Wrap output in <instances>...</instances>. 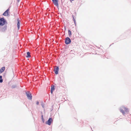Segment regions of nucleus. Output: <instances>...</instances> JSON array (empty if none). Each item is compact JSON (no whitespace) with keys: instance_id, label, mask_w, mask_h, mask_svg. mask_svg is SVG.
Segmentation results:
<instances>
[{"instance_id":"obj_23","label":"nucleus","mask_w":131,"mask_h":131,"mask_svg":"<svg viewBox=\"0 0 131 131\" xmlns=\"http://www.w3.org/2000/svg\"><path fill=\"white\" fill-rule=\"evenodd\" d=\"M66 27L65 26L64 27V30H66Z\"/></svg>"},{"instance_id":"obj_21","label":"nucleus","mask_w":131,"mask_h":131,"mask_svg":"<svg viewBox=\"0 0 131 131\" xmlns=\"http://www.w3.org/2000/svg\"><path fill=\"white\" fill-rule=\"evenodd\" d=\"M53 91H52V90H51V91H51V94H52V93H53Z\"/></svg>"},{"instance_id":"obj_5","label":"nucleus","mask_w":131,"mask_h":131,"mask_svg":"<svg viewBox=\"0 0 131 131\" xmlns=\"http://www.w3.org/2000/svg\"><path fill=\"white\" fill-rule=\"evenodd\" d=\"M53 121V120L52 118H49L48 120L46 122V124L49 125H51L52 122Z\"/></svg>"},{"instance_id":"obj_8","label":"nucleus","mask_w":131,"mask_h":131,"mask_svg":"<svg viewBox=\"0 0 131 131\" xmlns=\"http://www.w3.org/2000/svg\"><path fill=\"white\" fill-rule=\"evenodd\" d=\"M17 27L18 29L19 30L20 27V21L19 19V18H18L17 19Z\"/></svg>"},{"instance_id":"obj_13","label":"nucleus","mask_w":131,"mask_h":131,"mask_svg":"<svg viewBox=\"0 0 131 131\" xmlns=\"http://www.w3.org/2000/svg\"><path fill=\"white\" fill-rule=\"evenodd\" d=\"M55 88L56 87L54 85H52L51 86V90L52 91H54V90L55 89Z\"/></svg>"},{"instance_id":"obj_10","label":"nucleus","mask_w":131,"mask_h":131,"mask_svg":"<svg viewBox=\"0 0 131 131\" xmlns=\"http://www.w3.org/2000/svg\"><path fill=\"white\" fill-rule=\"evenodd\" d=\"M5 67H2L0 69V73H2L5 70Z\"/></svg>"},{"instance_id":"obj_16","label":"nucleus","mask_w":131,"mask_h":131,"mask_svg":"<svg viewBox=\"0 0 131 131\" xmlns=\"http://www.w3.org/2000/svg\"><path fill=\"white\" fill-rule=\"evenodd\" d=\"M72 17L73 18V21H74V23L75 25H76V21H75V20L74 18V16L73 15H72Z\"/></svg>"},{"instance_id":"obj_11","label":"nucleus","mask_w":131,"mask_h":131,"mask_svg":"<svg viewBox=\"0 0 131 131\" xmlns=\"http://www.w3.org/2000/svg\"><path fill=\"white\" fill-rule=\"evenodd\" d=\"M11 88L12 89H14L15 88L18 89L19 88V87L17 86L16 84H14L12 85L11 86Z\"/></svg>"},{"instance_id":"obj_6","label":"nucleus","mask_w":131,"mask_h":131,"mask_svg":"<svg viewBox=\"0 0 131 131\" xmlns=\"http://www.w3.org/2000/svg\"><path fill=\"white\" fill-rule=\"evenodd\" d=\"M59 0H52V2L54 5L57 7L58 6V2Z\"/></svg>"},{"instance_id":"obj_19","label":"nucleus","mask_w":131,"mask_h":131,"mask_svg":"<svg viewBox=\"0 0 131 131\" xmlns=\"http://www.w3.org/2000/svg\"><path fill=\"white\" fill-rule=\"evenodd\" d=\"M42 122L44 123L45 122V120L43 118H42Z\"/></svg>"},{"instance_id":"obj_9","label":"nucleus","mask_w":131,"mask_h":131,"mask_svg":"<svg viewBox=\"0 0 131 131\" xmlns=\"http://www.w3.org/2000/svg\"><path fill=\"white\" fill-rule=\"evenodd\" d=\"M59 70V69L58 67L56 66V68L54 70V71L55 73L56 74H57L58 73V71Z\"/></svg>"},{"instance_id":"obj_15","label":"nucleus","mask_w":131,"mask_h":131,"mask_svg":"<svg viewBox=\"0 0 131 131\" xmlns=\"http://www.w3.org/2000/svg\"><path fill=\"white\" fill-rule=\"evenodd\" d=\"M3 82V79H2V75H0V83H2Z\"/></svg>"},{"instance_id":"obj_24","label":"nucleus","mask_w":131,"mask_h":131,"mask_svg":"<svg viewBox=\"0 0 131 131\" xmlns=\"http://www.w3.org/2000/svg\"><path fill=\"white\" fill-rule=\"evenodd\" d=\"M19 0H18V2H19Z\"/></svg>"},{"instance_id":"obj_20","label":"nucleus","mask_w":131,"mask_h":131,"mask_svg":"<svg viewBox=\"0 0 131 131\" xmlns=\"http://www.w3.org/2000/svg\"><path fill=\"white\" fill-rule=\"evenodd\" d=\"M39 104V102L38 101H37L36 102V104L37 105H38Z\"/></svg>"},{"instance_id":"obj_4","label":"nucleus","mask_w":131,"mask_h":131,"mask_svg":"<svg viewBox=\"0 0 131 131\" xmlns=\"http://www.w3.org/2000/svg\"><path fill=\"white\" fill-rule=\"evenodd\" d=\"M71 42V40L70 38L68 37H67L66 38L65 40V43L66 45H68L70 44Z\"/></svg>"},{"instance_id":"obj_2","label":"nucleus","mask_w":131,"mask_h":131,"mask_svg":"<svg viewBox=\"0 0 131 131\" xmlns=\"http://www.w3.org/2000/svg\"><path fill=\"white\" fill-rule=\"evenodd\" d=\"M7 23V21L4 17L0 18V26H3Z\"/></svg>"},{"instance_id":"obj_14","label":"nucleus","mask_w":131,"mask_h":131,"mask_svg":"<svg viewBox=\"0 0 131 131\" xmlns=\"http://www.w3.org/2000/svg\"><path fill=\"white\" fill-rule=\"evenodd\" d=\"M68 34L69 36L70 37L71 35V31L69 30H68Z\"/></svg>"},{"instance_id":"obj_1","label":"nucleus","mask_w":131,"mask_h":131,"mask_svg":"<svg viewBox=\"0 0 131 131\" xmlns=\"http://www.w3.org/2000/svg\"><path fill=\"white\" fill-rule=\"evenodd\" d=\"M124 110H125V112L126 113H128L129 112V111L128 108H126L124 106H122L119 109L120 112L122 113L123 115H124L125 114V112Z\"/></svg>"},{"instance_id":"obj_17","label":"nucleus","mask_w":131,"mask_h":131,"mask_svg":"<svg viewBox=\"0 0 131 131\" xmlns=\"http://www.w3.org/2000/svg\"><path fill=\"white\" fill-rule=\"evenodd\" d=\"M41 105L42 106V107L43 108H44V104L43 103V102H42L41 104Z\"/></svg>"},{"instance_id":"obj_22","label":"nucleus","mask_w":131,"mask_h":131,"mask_svg":"<svg viewBox=\"0 0 131 131\" xmlns=\"http://www.w3.org/2000/svg\"><path fill=\"white\" fill-rule=\"evenodd\" d=\"M41 118H43V115H42L41 116Z\"/></svg>"},{"instance_id":"obj_7","label":"nucleus","mask_w":131,"mask_h":131,"mask_svg":"<svg viewBox=\"0 0 131 131\" xmlns=\"http://www.w3.org/2000/svg\"><path fill=\"white\" fill-rule=\"evenodd\" d=\"M9 10V9L8 8L7 9L3 14V15L5 16H7L8 15V12Z\"/></svg>"},{"instance_id":"obj_18","label":"nucleus","mask_w":131,"mask_h":131,"mask_svg":"<svg viewBox=\"0 0 131 131\" xmlns=\"http://www.w3.org/2000/svg\"><path fill=\"white\" fill-rule=\"evenodd\" d=\"M7 27V26L6 25H5L4 26V27L3 28L5 29H6Z\"/></svg>"},{"instance_id":"obj_3","label":"nucleus","mask_w":131,"mask_h":131,"mask_svg":"<svg viewBox=\"0 0 131 131\" xmlns=\"http://www.w3.org/2000/svg\"><path fill=\"white\" fill-rule=\"evenodd\" d=\"M26 94L27 97L29 100H31L32 99V96L31 93L29 91H26Z\"/></svg>"},{"instance_id":"obj_12","label":"nucleus","mask_w":131,"mask_h":131,"mask_svg":"<svg viewBox=\"0 0 131 131\" xmlns=\"http://www.w3.org/2000/svg\"><path fill=\"white\" fill-rule=\"evenodd\" d=\"M30 52L28 51L27 52V55L26 56V57L27 58H29L30 57Z\"/></svg>"}]
</instances>
